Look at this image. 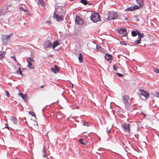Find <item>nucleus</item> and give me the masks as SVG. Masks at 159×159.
<instances>
[{
    "label": "nucleus",
    "instance_id": "1",
    "mask_svg": "<svg viewBox=\"0 0 159 159\" xmlns=\"http://www.w3.org/2000/svg\"><path fill=\"white\" fill-rule=\"evenodd\" d=\"M12 36V34H10L9 35H3L2 36L1 38L2 40L3 43V44L5 45H7L9 44L11 37Z\"/></svg>",
    "mask_w": 159,
    "mask_h": 159
},
{
    "label": "nucleus",
    "instance_id": "2",
    "mask_svg": "<svg viewBox=\"0 0 159 159\" xmlns=\"http://www.w3.org/2000/svg\"><path fill=\"white\" fill-rule=\"evenodd\" d=\"M90 19L94 22H97L100 20L99 15L97 13H93L90 16Z\"/></svg>",
    "mask_w": 159,
    "mask_h": 159
},
{
    "label": "nucleus",
    "instance_id": "3",
    "mask_svg": "<svg viewBox=\"0 0 159 159\" xmlns=\"http://www.w3.org/2000/svg\"><path fill=\"white\" fill-rule=\"evenodd\" d=\"M117 31L118 32L120 35L121 37L126 36L127 35V33L126 29L125 27L118 29L117 30Z\"/></svg>",
    "mask_w": 159,
    "mask_h": 159
},
{
    "label": "nucleus",
    "instance_id": "4",
    "mask_svg": "<svg viewBox=\"0 0 159 159\" xmlns=\"http://www.w3.org/2000/svg\"><path fill=\"white\" fill-rule=\"evenodd\" d=\"M118 16V14L116 12H112L109 13V16L108 17V20H115L117 18Z\"/></svg>",
    "mask_w": 159,
    "mask_h": 159
},
{
    "label": "nucleus",
    "instance_id": "5",
    "mask_svg": "<svg viewBox=\"0 0 159 159\" xmlns=\"http://www.w3.org/2000/svg\"><path fill=\"white\" fill-rule=\"evenodd\" d=\"M123 101L124 103L125 106L127 107L128 105V101L129 99V97L127 95H125L123 96Z\"/></svg>",
    "mask_w": 159,
    "mask_h": 159
},
{
    "label": "nucleus",
    "instance_id": "6",
    "mask_svg": "<svg viewBox=\"0 0 159 159\" xmlns=\"http://www.w3.org/2000/svg\"><path fill=\"white\" fill-rule=\"evenodd\" d=\"M130 124L128 123H123L121 125V127L123 128L125 131L129 132L130 128H129Z\"/></svg>",
    "mask_w": 159,
    "mask_h": 159
},
{
    "label": "nucleus",
    "instance_id": "7",
    "mask_svg": "<svg viewBox=\"0 0 159 159\" xmlns=\"http://www.w3.org/2000/svg\"><path fill=\"white\" fill-rule=\"evenodd\" d=\"M139 93L141 95L143 96L146 98H148L149 97V93L143 90H139Z\"/></svg>",
    "mask_w": 159,
    "mask_h": 159
},
{
    "label": "nucleus",
    "instance_id": "8",
    "mask_svg": "<svg viewBox=\"0 0 159 159\" xmlns=\"http://www.w3.org/2000/svg\"><path fill=\"white\" fill-rule=\"evenodd\" d=\"M53 17L54 18L56 19L58 21H63L64 19V17L63 16H59L55 13L54 14Z\"/></svg>",
    "mask_w": 159,
    "mask_h": 159
},
{
    "label": "nucleus",
    "instance_id": "9",
    "mask_svg": "<svg viewBox=\"0 0 159 159\" xmlns=\"http://www.w3.org/2000/svg\"><path fill=\"white\" fill-rule=\"evenodd\" d=\"M105 57L106 59L108 60L109 62H111L112 58V55L107 53H106L105 55Z\"/></svg>",
    "mask_w": 159,
    "mask_h": 159
},
{
    "label": "nucleus",
    "instance_id": "10",
    "mask_svg": "<svg viewBox=\"0 0 159 159\" xmlns=\"http://www.w3.org/2000/svg\"><path fill=\"white\" fill-rule=\"evenodd\" d=\"M44 46L47 48H50L52 46L51 42L49 41L45 42L44 43Z\"/></svg>",
    "mask_w": 159,
    "mask_h": 159
},
{
    "label": "nucleus",
    "instance_id": "11",
    "mask_svg": "<svg viewBox=\"0 0 159 159\" xmlns=\"http://www.w3.org/2000/svg\"><path fill=\"white\" fill-rule=\"evenodd\" d=\"M83 20L79 17H76L75 19V22L80 25H82L83 23Z\"/></svg>",
    "mask_w": 159,
    "mask_h": 159
},
{
    "label": "nucleus",
    "instance_id": "12",
    "mask_svg": "<svg viewBox=\"0 0 159 159\" xmlns=\"http://www.w3.org/2000/svg\"><path fill=\"white\" fill-rule=\"evenodd\" d=\"M51 70L52 71L56 74L58 72L59 69L57 66L55 65L54 68H52L51 69Z\"/></svg>",
    "mask_w": 159,
    "mask_h": 159
},
{
    "label": "nucleus",
    "instance_id": "13",
    "mask_svg": "<svg viewBox=\"0 0 159 159\" xmlns=\"http://www.w3.org/2000/svg\"><path fill=\"white\" fill-rule=\"evenodd\" d=\"M151 94L153 96H156L159 98V93L155 90H153L151 92Z\"/></svg>",
    "mask_w": 159,
    "mask_h": 159
},
{
    "label": "nucleus",
    "instance_id": "14",
    "mask_svg": "<svg viewBox=\"0 0 159 159\" xmlns=\"http://www.w3.org/2000/svg\"><path fill=\"white\" fill-rule=\"evenodd\" d=\"M20 95L24 100L25 101H26L27 100L28 95L27 94H23L21 93H20Z\"/></svg>",
    "mask_w": 159,
    "mask_h": 159
},
{
    "label": "nucleus",
    "instance_id": "15",
    "mask_svg": "<svg viewBox=\"0 0 159 159\" xmlns=\"http://www.w3.org/2000/svg\"><path fill=\"white\" fill-rule=\"evenodd\" d=\"M60 45V43L58 41H54L52 45V47L54 49L55 47H57V46L59 45Z\"/></svg>",
    "mask_w": 159,
    "mask_h": 159
},
{
    "label": "nucleus",
    "instance_id": "16",
    "mask_svg": "<svg viewBox=\"0 0 159 159\" xmlns=\"http://www.w3.org/2000/svg\"><path fill=\"white\" fill-rule=\"evenodd\" d=\"M137 3L139 5L140 7H142L143 5V0H136Z\"/></svg>",
    "mask_w": 159,
    "mask_h": 159
},
{
    "label": "nucleus",
    "instance_id": "17",
    "mask_svg": "<svg viewBox=\"0 0 159 159\" xmlns=\"http://www.w3.org/2000/svg\"><path fill=\"white\" fill-rule=\"evenodd\" d=\"M11 119L14 124H17L18 121L17 120V119L16 117L14 116L11 117Z\"/></svg>",
    "mask_w": 159,
    "mask_h": 159
},
{
    "label": "nucleus",
    "instance_id": "18",
    "mask_svg": "<svg viewBox=\"0 0 159 159\" xmlns=\"http://www.w3.org/2000/svg\"><path fill=\"white\" fill-rule=\"evenodd\" d=\"M42 153L43 154V156L45 158H48L47 157V155L46 154V150L45 149V147L43 148L42 151Z\"/></svg>",
    "mask_w": 159,
    "mask_h": 159
},
{
    "label": "nucleus",
    "instance_id": "19",
    "mask_svg": "<svg viewBox=\"0 0 159 159\" xmlns=\"http://www.w3.org/2000/svg\"><path fill=\"white\" fill-rule=\"evenodd\" d=\"M38 3L39 5H40L42 7L44 6L45 5V3L43 0H39Z\"/></svg>",
    "mask_w": 159,
    "mask_h": 159
},
{
    "label": "nucleus",
    "instance_id": "20",
    "mask_svg": "<svg viewBox=\"0 0 159 159\" xmlns=\"http://www.w3.org/2000/svg\"><path fill=\"white\" fill-rule=\"evenodd\" d=\"M95 45L96 48L98 51L101 52L103 51L102 48L101 46L97 44Z\"/></svg>",
    "mask_w": 159,
    "mask_h": 159
},
{
    "label": "nucleus",
    "instance_id": "21",
    "mask_svg": "<svg viewBox=\"0 0 159 159\" xmlns=\"http://www.w3.org/2000/svg\"><path fill=\"white\" fill-rule=\"evenodd\" d=\"M83 57L82 54L81 53H80L79 54V60L80 63L83 62Z\"/></svg>",
    "mask_w": 159,
    "mask_h": 159
},
{
    "label": "nucleus",
    "instance_id": "22",
    "mask_svg": "<svg viewBox=\"0 0 159 159\" xmlns=\"http://www.w3.org/2000/svg\"><path fill=\"white\" fill-rule=\"evenodd\" d=\"M141 38L138 37L137 39L134 41V43L135 44H138L141 43Z\"/></svg>",
    "mask_w": 159,
    "mask_h": 159
},
{
    "label": "nucleus",
    "instance_id": "23",
    "mask_svg": "<svg viewBox=\"0 0 159 159\" xmlns=\"http://www.w3.org/2000/svg\"><path fill=\"white\" fill-rule=\"evenodd\" d=\"M137 32H138V31H132L131 32V34L132 36L133 37H135L136 36L137 34H138Z\"/></svg>",
    "mask_w": 159,
    "mask_h": 159
},
{
    "label": "nucleus",
    "instance_id": "24",
    "mask_svg": "<svg viewBox=\"0 0 159 159\" xmlns=\"http://www.w3.org/2000/svg\"><path fill=\"white\" fill-rule=\"evenodd\" d=\"M27 61L28 63H31L32 62H34V59L32 58V57H29L27 59Z\"/></svg>",
    "mask_w": 159,
    "mask_h": 159
},
{
    "label": "nucleus",
    "instance_id": "25",
    "mask_svg": "<svg viewBox=\"0 0 159 159\" xmlns=\"http://www.w3.org/2000/svg\"><path fill=\"white\" fill-rule=\"evenodd\" d=\"M5 56V52H0V59H2Z\"/></svg>",
    "mask_w": 159,
    "mask_h": 159
},
{
    "label": "nucleus",
    "instance_id": "26",
    "mask_svg": "<svg viewBox=\"0 0 159 159\" xmlns=\"http://www.w3.org/2000/svg\"><path fill=\"white\" fill-rule=\"evenodd\" d=\"M16 72L17 74L19 73L22 76V72L20 67H19L17 69L16 71Z\"/></svg>",
    "mask_w": 159,
    "mask_h": 159
},
{
    "label": "nucleus",
    "instance_id": "27",
    "mask_svg": "<svg viewBox=\"0 0 159 159\" xmlns=\"http://www.w3.org/2000/svg\"><path fill=\"white\" fill-rule=\"evenodd\" d=\"M27 66L28 67L31 69H33L34 68V66L31 63H28Z\"/></svg>",
    "mask_w": 159,
    "mask_h": 159
},
{
    "label": "nucleus",
    "instance_id": "28",
    "mask_svg": "<svg viewBox=\"0 0 159 159\" xmlns=\"http://www.w3.org/2000/svg\"><path fill=\"white\" fill-rule=\"evenodd\" d=\"M79 142L80 143L83 145H85L87 143L86 142L83 141L82 139H79Z\"/></svg>",
    "mask_w": 159,
    "mask_h": 159
},
{
    "label": "nucleus",
    "instance_id": "29",
    "mask_svg": "<svg viewBox=\"0 0 159 159\" xmlns=\"http://www.w3.org/2000/svg\"><path fill=\"white\" fill-rule=\"evenodd\" d=\"M20 10L21 11H24L25 12H26L27 13L28 12H29L26 9H25L24 8L22 7H20L19 8Z\"/></svg>",
    "mask_w": 159,
    "mask_h": 159
},
{
    "label": "nucleus",
    "instance_id": "30",
    "mask_svg": "<svg viewBox=\"0 0 159 159\" xmlns=\"http://www.w3.org/2000/svg\"><path fill=\"white\" fill-rule=\"evenodd\" d=\"M81 2L84 5H86L88 4L87 0H81Z\"/></svg>",
    "mask_w": 159,
    "mask_h": 159
},
{
    "label": "nucleus",
    "instance_id": "31",
    "mask_svg": "<svg viewBox=\"0 0 159 159\" xmlns=\"http://www.w3.org/2000/svg\"><path fill=\"white\" fill-rule=\"evenodd\" d=\"M134 10V8L133 7H130L128 8H127L125 11H132Z\"/></svg>",
    "mask_w": 159,
    "mask_h": 159
},
{
    "label": "nucleus",
    "instance_id": "32",
    "mask_svg": "<svg viewBox=\"0 0 159 159\" xmlns=\"http://www.w3.org/2000/svg\"><path fill=\"white\" fill-rule=\"evenodd\" d=\"M138 34V37L140 38L143 37L144 36V34L143 33H140L139 31H138V32H137Z\"/></svg>",
    "mask_w": 159,
    "mask_h": 159
},
{
    "label": "nucleus",
    "instance_id": "33",
    "mask_svg": "<svg viewBox=\"0 0 159 159\" xmlns=\"http://www.w3.org/2000/svg\"><path fill=\"white\" fill-rule=\"evenodd\" d=\"M83 125L87 126H89V123H88V122L84 121L83 122Z\"/></svg>",
    "mask_w": 159,
    "mask_h": 159
},
{
    "label": "nucleus",
    "instance_id": "34",
    "mask_svg": "<svg viewBox=\"0 0 159 159\" xmlns=\"http://www.w3.org/2000/svg\"><path fill=\"white\" fill-rule=\"evenodd\" d=\"M154 71L155 72L159 73V68H155L154 70Z\"/></svg>",
    "mask_w": 159,
    "mask_h": 159
},
{
    "label": "nucleus",
    "instance_id": "35",
    "mask_svg": "<svg viewBox=\"0 0 159 159\" xmlns=\"http://www.w3.org/2000/svg\"><path fill=\"white\" fill-rule=\"evenodd\" d=\"M140 6L139 7L137 5H135L134 6H133V7H134V10H135L136 9H138L139 8Z\"/></svg>",
    "mask_w": 159,
    "mask_h": 159
},
{
    "label": "nucleus",
    "instance_id": "36",
    "mask_svg": "<svg viewBox=\"0 0 159 159\" xmlns=\"http://www.w3.org/2000/svg\"><path fill=\"white\" fill-rule=\"evenodd\" d=\"M120 43L122 45H126V43L124 41H121L120 42Z\"/></svg>",
    "mask_w": 159,
    "mask_h": 159
},
{
    "label": "nucleus",
    "instance_id": "37",
    "mask_svg": "<svg viewBox=\"0 0 159 159\" xmlns=\"http://www.w3.org/2000/svg\"><path fill=\"white\" fill-rule=\"evenodd\" d=\"M113 69L114 70H115L116 71H117V68H118L117 67H116V65H114L113 66Z\"/></svg>",
    "mask_w": 159,
    "mask_h": 159
},
{
    "label": "nucleus",
    "instance_id": "38",
    "mask_svg": "<svg viewBox=\"0 0 159 159\" xmlns=\"http://www.w3.org/2000/svg\"><path fill=\"white\" fill-rule=\"evenodd\" d=\"M5 91L6 93L7 96L8 97H10V94L6 90H5Z\"/></svg>",
    "mask_w": 159,
    "mask_h": 159
},
{
    "label": "nucleus",
    "instance_id": "39",
    "mask_svg": "<svg viewBox=\"0 0 159 159\" xmlns=\"http://www.w3.org/2000/svg\"><path fill=\"white\" fill-rule=\"evenodd\" d=\"M29 114H30L31 115V116H34V112H32L30 111L29 112Z\"/></svg>",
    "mask_w": 159,
    "mask_h": 159
},
{
    "label": "nucleus",
    "instance_id": "40",
    "mask_svg": "<svg viewBox=\"0 0 159 159\" xmlns=\"http://www.w3.org/2000/svg\"><path fill=\"white\" fill-rule=\"evenodd\" d=\"M117 74L118 76L120 77H122L123 76V75L122 74H120V73H117Z\"/></svg>",
    "mask_w": 159,
    "mask_h": 159
},
{
    "label": "nucleus",
    "instance_id": "41",
    "mask_svg": "<svg viewBox=\"0 0 159 159\" xmlns=\"http://www.w3.org/2000/svg\"><path fill=\"white\" fill-rule=\"evenodd\" d=\"M11 58H13L15 61H17V60H16L15 56H11Z\"/></svg>",
    "mask_w": 159,
    "mask_h": 159
},
{
    "label": "nucleus",
    "instance_id": "42",
    "mask_svg": "<svg viewBox=\"0 0 159 159\" xmlns=\"http://www.w3.org/2000/svg\"><path fill=\"white\" fill-rule=\"evenodd\" d=\"M16 65L17 66H20V64L19 63V62L17 61H16Z\"/></svg>",
    "mask_w": 159,
    "mask_h": 159
},
{
    "label": "nucleus",
    "instance_id": "43",
    "mask_svg": "<svg viewBox=\"0 0 159 159\" xmlns=\"http://www.w3.org/2000/svg\"><path fill=\"white\" fill-rule=\"evenodd\" d=\"M135 20L136 21H139V19L138 18H136Z\"/></svg>",
    "mask_w": 159,
    "mask_h": 159
},
{
    "label": "nucleus",
    "instance_id": "44",
    "mask_svg": "<svg viewBox=\"0 0 159 159\" xmlns=\"http://www.w3.org/2000/svg\"><path fill=\"white\" fill-rule=\"evenodd\" d=\"M132 107H133L132 110H131L130 111H132L133 110L135 109V108H134L133 107V106H132Z\"/></svg>",
    "mask_w": 159,
    "mask_h": 159
},
{
    "label": "nucleus",
    "instance_id": "45",
    "mask_svg": "<svg viewBox=\"0 0 159 159\" xmlns=\"http://www.w3.org/2000/svg\"><path fill=\"white\" fill-rule=\"evenodd\" d=\"M44 85H41L40 86V87L42 88H44Z\"/></svg>",
    "mask_w": 159,
    "mask_h": 159
},
{
    "label": "nucleus",
    "instance_id": "46",
    "mask_svg": "<svg viewBox=\"0 0 159 159\" xmlns=\"http://www.w3.org/2000/svg\"><path fill=\"white\" fill-rule=\"evenodd\" d=\"M7 128L9 130V129H10V127H5L4 128Z\"/></svg>",
    "mask_w": 159,
    "mask_h": 159
},
{
    "label": "nucleus",
    "instance_id": "47",
    "mask_svg": "<svg viewBox=\"0 0 159 159\" xmlns=\"http://www.w3.org/2000/svg\"><path fill=\"white\" fill-rule=\"evenodd\" d=\"M108 134H109L111 133V131L110 130L108 131Z\"/></svg>",
    "mask_w": 159,
    "mask_h": 159
},
{
    "label": "nucleus",
    "instance_id": "48",
    "mask_svg": "<svg viewBox=\"0 0 159 159\" xmlns=\"http://www.w3.org/2000/svg\"><path fill=\"white\" fill-rule=\"evenodd\" d=\"M88 4H89V5H91V3H88Z\"/></svg>",
    "mask_w": 159,
    "mask_h": 159
},
{
    "label": "nucleus",
    "instance_id": "49",
    "mask_svg": "<svg viewBox=\"0 0 159 159\" xmlns=\"http://www.w3.org/2000/svg\"><path fill=\"white\" fill-rule=\"evenodd\" d=\"M144 116L145 117L146 116V115L145 114H144Z\"/></svg>",
    "mask_w": 159,
    "mask_h": 159
},
{
    "label": "nucleus",
    "instance_id": "50",
    "mask_svg": "<svg viewBox=\"0 0 159 159\" xmlns=\"http://www.w3.org/2000/svg\"><path fill=\"white\" fill-rule=\"evenodd\" d=\"M72 87H73V84H72Z\"/></svg>",
    "mask_w": 159,
    "mask_h": 159
},
{
    "label": "nucleus",
    "instance_id": "51",
    "mask_svg": "<svg viewBox=\"0 0 159 159\" xmlns=\"http://www.w3.org/2000/svg\"><path fill=\"white\" fill-rule=\"evenodd\" d=\"M15 159H18L17 158H16Z\"/></svg>",
    "mask_w": 159,
    "mask_h": 159
}]
</instances>
